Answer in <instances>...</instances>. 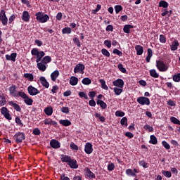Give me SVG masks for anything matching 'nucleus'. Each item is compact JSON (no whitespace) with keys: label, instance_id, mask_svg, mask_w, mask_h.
I'll list each match as a JSON object with an SVG mask.
<instances>
[{"label":"nucleus","instance_id":"obj_57","mask_svg":"<svg viewBox=\"0 0 180 180\" xmlns=\"http://www.w3.org/2000/svg\"><path fill=\"white\" fill-rule=\"evenodd\" d=\"M73 43L77 46V47H81V41H79V39L77 37H75L73 39Z\"/></svg>","mask_w":180,"mask_h":180},{"label":"nucleus","instance_id":"obj_56","mask_svg":"<svg viewBox=\"0 0 180 180\" xmlns=\"http://www.w3.org/2000/svg\"><path fill=\"white\" fill-rule=\"evenodd\" d=\"M159 40L160 41V43H167V37H165V35L164 34H160V38Z\"/></svg>","mask_w":180,"mask_h":180},{"label":"nucleus","instance_id":"obj_47","mask_svg":"<svg viewBox=\"0 0 180 180\" xmlns=\"http://www.w3.org/2000/svg\"><path fill=\"white\" fill-rule=\"evenodd\" d=\"M117 68L123 74H126V72H127V70H126V68H123V65L122 64H119L117 65Z\"/></svg>","mask_w":180,"mask_h":180},{"label":"nucleus","instance_id":"obj_16","mask_svg":"<svg viewBox=\"0 0 180 180\" xmlns=\"http://www.w3.org/2000/svg\"><path fill=\"white\" fill-rule=\"evenodd\" d=\"M68 165L72 169H77L78 168V163L75 159H70V162L68 163Z\"/></svg>","mask_w":180,"mask_h":180},{"label":"nucleus","instance_id":"obj_54","mask_svg":"<svg viewBox=\"0 0 180 180\" xmlns=\"http://www.w3.org/2000/svg\"><path fill=\"white\" fill-rule=\"evenodd\" d=\"M124 115V112L123 111L117 110L115 112V116H117V117H123Z\"/></svg>","mask_w":180,"mask_h":180},{"label":"nucleus","instance_id":"obj_35","mask_svg":"<svg viewBox=\"0 0 180 180\" xmlns=\"http://www.w3.org/2000/svg\"><path fill=\"white\" fill-rule=\"evenodd\" d=\"M41 63L43 64H49V63H51V57L49 56L44 57L41 60Z\"/></svg>","mask_w":180,"mask_h":180},{"label":"nucleus","instance_id":"obj_20","mask_svg":"<svg viewBox=\"0 0 180 180\" xmlns=\"http://www.w3.org/2000/svg\"><path fill=\"white\" fill-rule=\"evenodd\" d=\"M135 50L136 51L137 56H141L144 53V49L141 45H136L135 46Z\"/></svg>","mask_w":180,"mask_h":180},{"label":"nucleus","instance_id":"obj_4","mask_svg":"<svg viewBox=\"0 0 180 180\" xmlns=\"http://www.w3.org/2000/svg\"><path fill=\"white\" fill-rule=\"evenodd\" d=\"M31 54L32 56H37V57L38 58H40L41 60L44 56H46V53H44V51H39V49H37V48H33L31 50Z\"/></svg>","mask_w":180,"mask_h":180},{"label":"nucleus","instance_id":"obj_37","mask_svg":"<svg viewBox=\"0 0 180 180\" xmlns=\"http://www.w3.org/2000/svg\"><path fill=\"white\" fill-rule=\"evenodd\" d=\"M24 102L28 106H32L33 105V99L30 98L29 96L25 98Z\"/></svg>","mask_w":180,"mask_h":180},{"label":"nucleus","instance_id":"obj_19","mask_svg":"<svg viewBox=\"0 0 180 180\" xmlns=\"http://www.w3.org/2000/svg\"><path fill=\"white\" fill-rule=\"evenodd\" d=\"M22 19L24 20V22H29V20H30V15L29 14V12L26 11H23Z\"/></svg>","mask_w":180,"mask_h":180},{"label":"nucleus","instance_id":"obj_23","mask_svg":"<svg viewBox=\"0 0 180 180\" xmlns=\"http://www.w3.org/2000/svg\"><path fill=\"white\" fill-rule=\"evenodd\" d=\"M69 82H70V85H72V86H75V85H77L78 84V77H77L75 76H72L70 77Z\"/></svg>","mask_w":180,"mask_h":180},{"label":"nucleus","instance_id":"obj_52","mask_svg":"<svg viewBox=\"0 0 180 180\" xmlns=\"http://www.w3.org/2000/svg\"><path fill=\"white\" fill-rule=\"evenodd\" d=\"M112 53L113 54H117V56H119V57H122V56H123V53L117 49H114Z\"/></svg>","mask_w":180,"mask_h":180},{"label":"nucleus","instance_id":"obj_10","mask_svg":"<svg viewBox=\"0 0 180 180\" xmlns=\"http://www.w3.org/2000/svg\"><path fill=\"white\" fill-rule=\"evenodd\" d=\"M50 146L52 148L57 150L58 148H60V147H61V143L56 139H51L50 141Z\"/></svg>","mask_w":180,"mask_h":180},{"label":"nucleus","instance_id":"obj_62","mask_svg":"<svg viewBox=\"0 0 180 180\" xmlns=\"http://www.w3.org/2000/svg\"><path fill=\"white\" fill-rule=\"evenodd\" d=\"M89 96L90 98V99H94V98H95V96H96V91H89Z\"/></svg>","mask_w":180,"mask_h":180},{"label":"nucleus","instance_id":"obj_2","mask_svg":"<svg viewBox=\"0 0 180 180\" xmlns=\"http://www.w3.org/2000/svg\"><path fill=\"white\" fill-rule=\"evenodd\" d=\"M156 68L160 72H165L166 71H168L169 66L165 64L164 61L158 60H156Z\"/></svg>","mask_w":180,"mask_h":180},{"label":"nucleus","instance_id":"obj_46","mask_svg":"<svg viewBox=\"0 0 180 180\" xmlns=\"http://www.w3.org/2000/svg\"><path fill=\"white\" fill-rule=\"evenodd\" d=\"M0 106H5L6 105V98L4 96H0Z\"/></svg>","mask_w":180,"mask_h":180},{"label":"nucleus","instance_id":"obj_7","mask_svg":"<svg viewBox=\"0 0 180 180\" xmlns=\"http://www.w3.org/2000/svg\"><path fill=\"white\" fill-rule=\"evenodd\" d=\"M1 115H4L5 119H7V120H12V117L11 116V114L9 113V110L6 107H2L1 109Z\"/></svg>","mask_w":180,"mask_h":180},{"label":"nucleus","instance_id":"obj_59","mask_svg":"<svg viewBox=\"0 0 180 180\" xmlns=\"http://www.w3.org/2000/svg\"><path fill=\"white\" fill-rule=\"evenodd\" d=\"M104 44H105V46H106V47H108V49H110V47H112V41L105 40Z\"/></svg>","mask_w":180,"mask_h":180},{"label":"nucleus","instance_id":"obj_31","mask_svg":"<svg viewBox=\"0 0 180 180\" xmlns=\"http://www.w3.org/2000/svg\"><path fill=\"white\" fill-rule=\"evenodd\" d=\"M97 105H99L102 109H106L108 105L102 100L98 99L96 101Z\"/></svg>","mask_w":180,"mask_h":180},{"label":"nucleus","instance_id":"obj_22","mask_svg":"<svg viewBox=\"0 0 180 180\" xmlns=\"http://www.w3.org/2000/svg\"><path fill=\"white\" fill-rule=\"evenodd\" d=\"M86 175L88 176V178H89V179H95L96 178L95 174H94V172H92L89 168L86 169Z\"/></svg>","mask_w":180,"mask_h":180},{"label":"nucleus","instance_id":"obj_63","mask_svg":"<svg viewBox=\"0 0 180 180\" xmlns=\"http://www.w3.org/2000/svg\"><path fill=\"white\" fill-rule=\"evenodd\" d=\"M60 110L63 113H70V108L68 107H62Z\"/></svg>","mask_w":180,"mask_h":180},{"label":"nucleus","instance_id":"obj_18","mask_svg":"<svg viewBox=\"0 0 180 180\" xmlns=\"http://www.w3.org/2000/svg\"><path fill=\"white\" fill-rule=\"evenodd\" d=\"M8 105H10L11 106H13V108H14L15 110H16V112H20V110H22V109L20 108V106L16 103H14L13 101H9Z\"/></svg>","mask_w":180,"mask_h":180},{"label":"nucleus","instance_id":"obj_13","mask_svg":"<svg viewBox=\"0 0 180 180\" xmlns=\"http://www.w3.org/2000/svg\"><path fill=\"white\" fill-rule=\"evenodd\" d=\"M94 151V148H92V145L91 143H86L84 146V152L86 154H92Z\"/></svg>","mask_w":180,"mask_h":180},{"label":"nucleus","instance_id":"obj_34","mask_svg":"<svg viewBox=\"0 0 180 180\" xmlns=\"http://www.w3.org/2000/svg\"><path fill=\"white\" fill-rule=\"evenodd\" d=\"M150 77L153 78H158L160 77V75L157 73V70L155 69H152L149 71Z\"/></svg>","mask_w":180,"mask_h":180},{"label":"nucleus","instance_id":"obj_36","mask_svg":"<svg viewBox=\"0 0 180 180\" xmlns=\"http://www.w3.org/2000/svg\"><path fill=\"white\" fill-rule=\"evenodd\" d=\"M115 95L119 96L123 92V88L115 87L113 88Z\"/></svg>","mask_w":180,"mask_h":180},{"label":"nucleus","instance_id":"obj_5","mask_svg":"<svg viewBox=\"0 0 180 180\" xmlns=\"http://www.w3.org/2000/svg\"><path fill=\"white\" fill-rule=\"evenodd\" d=\"M137 102L139 105H147V106L150 105V98L144 96H141L137 98Z\"/></svg>","mask_w":180,"mask_h":180},{"label":"nucleus","instance_id":"obj_6","mask_svg":"<svg viewBox=\"0 0 180 180\" xmlns=\"http://www.w3.org/2000/svg\"><path fill=\"white\" fill-rule=\"evenodd\" d=\"M0 20L1 21L3 26H6V25H8V17H6L5 10H1L0 11Z\"/></svg>","mask_w":180,"mask_h":180},{"label":"nucleus","instance_id":"obj_14","mask_svg":"<svg viewBox=\"0 0 180 180\" xmlns=\"http://www.w3.org/2000/svg\"><path fill=\"white\" fill-rule=\"evenodd\" d=\"M39 82H41V84L42 85V86H44V88L50 87V83H49V82H47V79H46V77H44L43 76L40 77Z\"/></svg>","mask_w":180,"mask_h":180},{"label":"nucleus","instance_id":"obj_45","mask_svg":"<svg viewBox=\"0 0 180 180\" xmlns=\"http://www.w3.org/2000/svg\"><path fill=\"white\" fill-rule=\"evenodd\" d=\"M162 174L166 176V178H171L172 176V173L169 171H162Z\"/></svg>","mask_w":180,"mask_h":180},{"label":"nucleus","instance_id":"obj_51","mask_svg":"<svg viewBox=\"0 0 180 180\" xmlns=\"http://www.w3.org/2000/svg\"><path fill=\"white\" fill-rule=\"evenodd\" d=\"M143 129L145 130H148V131H150V133H153V131H154V128L149 124L144 125Z\"/></svg>","mask_w":180,"mask_h":180},{"label":"nucleus","instance_id":"obj_39","mask_svg":"<svg viewBox=\"0 0 180 180\" xmlns=\"http://www.w3.org/2000/svg\"><path fill=\"white\" fill-rule=\"evenodd\" d=\"M120 124L124 127H127V126H129V124H127V117H122L120 120Z\"/></svg>","mask_w":180,"mask_h":180},{"label":"nucleus","instance_id":"obj_33","mask_svg":"<svg viewBox=\"0 0 180 180\" xmlns=\"http://www.w3.org/2000/svg\"><path fill=\"white\" fill-rule=\"evenodd\" d=\"M99 82L101 84V88L103 89H105V91H108L109 87H108V85H106V82L103 79H101L99 80Z\"/></svg>","mask_w":180,"mask_h":180},{"label":"nucleus","instance_id":"obj_26","mask_svg":"<svg viewBox=\"0 0 180 180\" xmlns=\"http://www.w3.org/2000/svg\"><path fill=\"white\" fill-rule=\"evenodd\" d=\"M37 68L39 70V71H46L47 70V66H46V64L41 63H37Z\"/></svg>","mask_w":180,"mask_h":180},{"label":"nucleus","instance_id":"obj_17","mask_svg":"<svg viewBox=\"0 0 180 180\" xmlns=\"http://www.w3.org/2000/svg\"><path fill=\"white\" fill-rule=\"evenodd\" d=\"M60 75V72L58 70H55L51 74V79L53 82H56L57 80V78H58V76Z\"/></svg>","mask_w":180,"mask_h":180},{"label":"nucleus","instance_id":"obj_44","mask_svg":"<svg viewBox=\"0 0 180 180\" xmlns=\"http://www.w3.org/2000/svg\"><path fill=\"white\" fill-rule=\"evenodd\" d=\"M170 120L174 124H179L180 126V121L175 117H171Z\"/></svg>","mask_w":180,"mask_h":180},{"label":"nucleus","instance_id":"obj_49","mask_svg":"<svg viewBox=\"0 0 180 180\" xmlns=\"http://www.w3.org/2000/svg\"><path fill=\"white\" fill-rule=\"evenodd\" d=\"M140 167H143V168H148V163L145 162V160H140L139 162Z\"/></svg>","mask_w":180,"mask_h":180},{"label":"nucleus","instance_id":"obj_61","mask_svg":"<svg viewBox=\"0 0 180 180\" xmlns=\"http://www.w3.org/2000/svg\"><path fill=\"white\" fill-rule=\"evenodd\" d=\"M162 146H163V147H165V148H166V150H169V148H171V146L165 141H163L162 142Z\"/></svg>","mask_w":180,"mask_h":180},{"label":"nucleus","instance_id":"obj_24","mask_svg":"<svg viewBox=\"0 0 180 180\" xmlns=\"http://www.w3.org/2000/svg\"><path fill=\"white\" fill-rule=\"evenodd\" d=\"M179 46V42L178 41V40H174L170 46L172 51H175L178 50Z\"/></svg>","mask_w":180,"mask_h":180},{"label":"nucleus","instance_id":"obj_28","mask_svg":"<svg viewBox=\"0 0 180 180\" xmlns=\"http://www.w3.org/2000/svg\"><path fill=\"white\" fill-rule=\"evenodd\" d=\"M44 112L47 116H51L53 115V108L51 106L45 108Z\"/></svg>","mask_w":180,"mask_h":180},{"label":"nucleus","instance_id":"obj_41","mask_svg":"<svg viewBox=\"0 0 180 180\" xmlns=\"http://www.w3.org/2000/svg\"><path fill=\"white\" fill-rule=\"evenodd\" d=\"M95 117H98L100 122H102V123H105V122H106V119L105 118V117L101 115V113L96 112Z\"/></svg>","mask_w":180,"mask_h":180},{"label":"nucleus","instance_id":"obj_15","mask_svg":"<svg viewBox=\"0 0 180 180\" xmlns=\"http://www.w3.org/2000/svg\"><path fill=\"white\" fill-rule=\"evenodd\" d=\"M16 57H18V54L16 53H12L11 55H6V59L7 61H13V63L16 61Z\"/></svg>","mask_w":180,"mask_h":180},{"label":"nucleus","instance_id":"obj_42","mask_svg":"<svg viewBox=\"0 0 180 180\" xmlns=\"http://www.w3.org/2000/svg\"><path fill=\"white\" fill-rule=\"evenodd\" d=\"M71 28H70L69 27H64L62 30L63 34H71Z\"/></svg>","mask_w":180,"mask_h":180},{"label":"nucleus","instance_id":"obj_11","mask_svg":"<svg viewBox=\"0 0 180 180\" xmlns=\"http://www.w3.org/2000/svg\"><path fill=\"white\" fill-rule=\"evenodd\" d=\"M112 84L114 86H117V88H123L124 86V81L122 79H117L112 82Z\"/></svg>","mask_w":180,"mask_h":180},{"label":"nucleus","instance_id":"obj_50","mask_svg":"<svg viewBox=\"0 0 180 180\" xmlns=\"http://www.w3.org/2000/svg\"><path fill=\"white\" fill-rule=\"evenodd\" d=\"M101 53L103 56H105V57H110V53H109L106 49H103L101 50Z\"/></svg>","mask_w":180,"mask_h":180},{"label":"nucleus","instance_id":"obj_43","mask_svg":"<svg viewBox=\"0 0 180 180\" xmlns=\"http://www.w3.org/2000/svg\"><path fill=\"white\" fill-rule=\"evenodd\" d=\"M20 96V98H22V99H25V98H27L28 96L27 94H25V92L22 91H18L17 94V98Z\"/></svg>","mask_w":180,"mask_h":180},{"label":"nucleus","instance_id":"obj_12","mask_svg":"<svg viewBox=\"0 0 180 180\" xmlns=\"http://www.w3.org/2000/svg\"><path fill=\"white\" fill-rule=\"evenodd\" d=\"M8 91L11 96H13L14 98H18V92H16V85L13 84L12 86H11Z\"/></svg>","mask_w":180,"mask_h":180},{"label":"nucleus","instance_id":"obj_25","mask_svg":"<svg viewBox=\"0 0 180 180\" xmlns=\"http://www.w3.org/2000/svg\"><path fill=\"white\" fill-rule=\"evenodd\" d=\"M60 124H62V126H65V127L68 126H71V121L69 120H60L59 121Z\"/></svg>","mask_w":180,"mask_h":180},{"label":"nucleus","instance_id":"obj_8","mask_svg":"<svg viewBox=\"0 0 180 180\" xmlns=\"http://www.w3.org/2000/svg\"><path fill=\"white\" fill-rule=\"evenodd\" d=\"M27 91L31 96H35V95H39L40 91L37 88L34 87L33 86H29L27 87Z\"/></svg>","mask_w":180,"mask_h":180},{"label":"nucleus","instance_id":"obj_21","mask_svg":"<svg viewBox=\"0 0 180 180\" xmlns=\"http://www.w3.org/2000/svg\"><path fill=\"white\" fill-rule=\"evenodd\" d=\"M71 156L67 155H60V160L62 162H68L71 161Z\"/></svg>","mask_w":180,"mask_h":180},{"label":"nucleus","instance_id":"obj_60","mask_svg":"<svg viewBox=\"0 0 180 180\" xmlns=\"http://www.w3.org/2000/svg\"><path fill=\"white\" fill-rule=\"evenodd\" d=\"M107 169L108 171H113V169H115V164L113 163L108 164L107 167Z\"/></svg>","mask_w":180,"mask_h":180},{"label":"nucleus","instance_id":"obj_40","mask_svg":"<svg viewBox=\"0 0 180 180\" xmlns=\"http://www.w3.org/2000/svg\"><path fill=\"white\" fill-rule=\"evenodd\" d=\"M125 174L128 175V176H137V174L133 172V169H127L125 171Z\"/></svg>","mask_w":180,"mask_h":180},{"label":"nucleus","instance_id":"obj_1","mask_svg":"<svg viewBox=\"0 0 180 180\" xmlns=\"http://www.w3.org/2000/svg\"><path fill=\"white\" fill-rule=\"evenodd\" d=\"M36 19L39 23H46L50 20V17L47 14H44L42 12H38L35 14Z\"/></svg>","mask_w":180,"mask_h":180},{"label":"nucleus","instance_id":"obj_53","mask_svg":"<svg viewBox=\"0 0 180 180\" xmlns=\"http://www.w3.org/2000/svg\"><path fill=\"white\" fill-rule=\"evenodd\" d=\"M115 13H119L121 11H123V7L120 5H117L115 6Z\"/></svg>","mask_w":180,"mask_h":180},{"label":"nucleus","instance_id":"obj_30","mask_svg":"<svg viewBox=\"0 0 180 180\" xmlns=\"http://www.w3.org/2000/svg\"><path fill=\"white\" fill-rule=\"evenodd\" d=\"M158 6H159V8H164V9H167V8H168V6H169V4H168V2L162 0L159 2Z\"/></svg>","mask_w":180,"mask_h":180},{"label":"nucleus","instance_id":"obj_32","mask_svg":"<svg viewBox=\"0 0 180 180\" xmlns=\"http://www.w3.org/2000/svg\"><path fill=\"white\" fill-rule=\"evenodd\" d=\"M134 26L131 25H125L123 28V31L124 33H130V29H134Z\"/></svg>","mask_w":180,"mask_h":180},{"label":"nucleus","instance_id":"obj_64","mask_svg":"<svg viewBox=\"0 0 180 180\" xmlns=\"http://www.w3.org/2000/svg\"><path fill=\"white\" fill-rule=\"evenodd\" d=\"M15 123H17V124H18V126H21V127H22V126H23V124L22 123V120H20V118L19 117H15Z\"/></svg>","mask_w":180,"mask_h":180},{"label":"nucleus","instance_id":"obj_55","mask_svg":"<svg viewBox=\"0 0 180 180\" xmlns=\"http://www.w3.org/2000/svg\"><path fill=\"white\" fill-rule=\"evenodd\" d=\"M79 96L80 98H84V99H86V100L89 99L88 98V95H86V94L85 92H84V91L79 92Z\"/></svg>","mask_w":180,"mask_h":180},{"label":"nucleus","instance_id":"obj_27","mask_svg":"<svg viewBox=\"0 0 180 180\" xmlns=\"http://www.w3.org/2000/svg\"><path fill=\"white\" fill-rule=\"evenodd\" d=\"M24 78L27 79V81H30L31 82H33V79H34V77L33 76V74L32 73H25L23 75Z\"/></svg>","mask_w":180,"mask_h":180},{"label":"nucleus","instance_id":"obj_38","mask_svg":"<svg viewBox=\"0 0 180 180\" xmlns=\"http://www.w3.org/2000/svg\"><path fill=\"white\" fill-rule=\"evenodd\" d=\"M82 84L84 85H91V84H92V80H91L89 77H85L82 79Z\"/></svg>","mask_w":180,"mask_h":180},{"label":"nucleus","instance_id":"obj_3","mask_svg":"<svg viewBox=\"0 0 180 180\" xmlns=\"http://www.w3.org/2000/svg\"><path fill=\"white\" fill-rule=\"evenodd\" d=\"M26 135L23 132H16L13 136V140L17 144L23 143V140H25Z\"/></svg>","mask_w":180,"mask_h":180},{"label":"nucleus","instance_id":"obj_29","mask_svg":"<svg viewBox=\"0 0 180 180\" xmlns=\"http://www.w3.org/2000/svg\"><path fill=\"white\" fill-rule=\"evenodd\" d=\"M150 144H153L154 146H155V144H158V140L157 139V137L155 136V135H150Z\"/></svg>","mask_w":180,"mask_h":180},{"label":"nucleus","instance_id":"obj_58","mask_svg":"<svg viewBox=\"0 0 180 180\" xmlns=\"http://www.w3.org/2000/svg\"><path fill=\"white\" fill-rule=\"evenodd\" d=\"M41 134V132L40 131V129H39V128H35L32 131V134H34V136H40Z\"/></svg>","mask_w":180,"mask_h":180},{"label":"nucleus","instance_id":"obj_48","mask_svg":"<svg viewBox=\"0 0 180 180\" xmlns=\"http://www.w3.org/2000/svg\"><path fill=\"white\" fill-rule=\"evenodd\" d=\"M172 79L174 82H180V73L173 75Z\"/></svg>","mask_w":180,"mask_h":180},{"label":"nucleus","instance_id":"obj_9","mask_svg":"<svg viewBox=\"0 0 180 180\" xmlns=\"http://www.w3.org/2000/svg\"><path fill=\"white\" fill-rule=\"evenodd\" d=\"M84 70H85V65L82 63H79L75 67L74 72L75 74H78V72L82 73Z\"/></svg>","mask_w":180,"mask_h":180}]
</instances>
